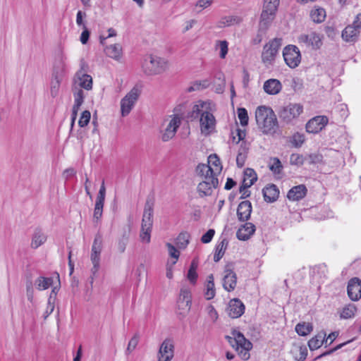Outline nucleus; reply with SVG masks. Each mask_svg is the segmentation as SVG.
I'll return each instance as SVG.
<instances>
[{
    "mask_svg": "<svg viewBox=\"0 0 361 361\" xmlns=\"http://www.w3.org/2000/svg\"><path fill=\"white\" fill-rule=\"evenodd\" d=\"M283 56L286 65L290 68H295L300 63L301 54L298 47H284Z\"/></svg>",
    "mask_w": 361,
    "mask_h": 361,
    "instance_id": "13",
    "label": "nucleus"
},
{
    "mask_svg": "<svg viewBox=\"0 0 361 361\" xmlns=\"http://www.w3.org/2000/svg\"><path fill=\"white\" fill-rule=\"evenodd\" d=\"M347 291L352 300L357 301L361 298V280L356 277L351 279L348 282Z\"/></svg>",
    "mask_w": 361,
    "mask_h": 361,
    "instance_id": "18",
    "label": "nucleus"
},
{
    "mask_svg": "<svg viewBox=\"0 0 361 361\" xmlns=\"http://www.w3.org/2000/svg\"><path fill=\"white\" fill-rule=\"evenodd\" d=\"M275 16L276 13L262 9L259 21V27L261 29H267L274 20Z\"/></svg>",
    "mask_w": 361,
    "mask_h": 361,
    "instance_id": "32",
    "label": "nucleus"
},
{
    "mask_svg": "<svg viewBox=\"0 0 361 361\" xmlns=\"http://www.w3.org/2000/svg\"><path fill=\"white\" fill-rule=\"evenodd\" d=\"M278 51V47H264V50L262 54V59L266 66H269L273 63Z\"/></svg>",
    "mask_w": 361,
    "mask_h": 361,
    "instance_id": "25",
    "label": "nucleus"
},
{
    "mask_svg": "<svg viewBox=\"0 0 361 361\" xmlns=\"http://www.w3.org/2000/svg\"><path fill=\"white\" fill-rule=\"evenodd\" d=\"M228 245V241L226 239H223L216 246V250L214 255V262H219L224 256L225 251Z\"/></svg>",
    "mask_w": 361,
    "mask_h": 361,
    "instance_id": "39",
    "label": "nucleus"
},
{
    "mask_svg": "<svg viewBox=\"0 0 361 361\" xmlns=\"http://www.w3.org/2000/svg\"><path fill=\"white\" fill-rule=\"evenodd\" d=\"M91 118V114L88 110H85L82 112L80 119L78 121V125L80 128H84L89 123Z\"/></svg>",
    "mask_w": 361,
    "mask_h": 361,
    "instance_id": "51",
    "label": "nucleus"
},
{
    "mask_svg": "<svg viewBox=\"0 0 361 361\" xmlns=\"http://www.w3.org/2000/svg\"><path fill=\"white\" fill-rule=\"evenodd\" d=\"M187 278L192 284H195L197 279V271L193 270H188Z\"/></svg>",
    "mask_w": 361,
    "mask_h": 361,
    "instance_id": "62",
    "label": "nucleus"
},
{
    "mask_svg": "<svg viewBox=\"0 0 361 361\" xmlns=\"http://www.w3.org/2000/svg\"><path fill=\"white\" fill-rule=\"evenodd\" d=\"M255 231V226L252 223H246L241 226L237 231V237L239 240H247Z\"/></svg>",
    "mask_w": 361,
    "mask_h": 361,
    "instance_id": "27",
    "label": "nucleus"
},
{
    "mask_svg": "<svg viewBox=\"0 0 361 361\" xmlns=\"http://www.w3.org/2000/svg\"><path fill=\"white\" fill-rule=\"evenodd\" d=\"M290 162L291 164L302 165L303 164V158L298 154H293L290 156Z\"/></svg>",
    "mask_w": 361,
    "mask_h": 361,
    "instance_id": "58",
    "label": "nucleus"
},
{
    "mask_svg": "<svg viewBox=\"0 0 361 361\" xmlns=\"http://www.w3.org/2000/svg\"><path fill=\"white\" fill-rule=\"evenodd\" d=\"M129 235L124 233L122 238L118 242V250L120 252H123L126 250V245L128 242Z\"/></svg>",
    "mask_w": 361,
    "mask_h": 361,
    "instance_id": "53",
    "label": "nucleus"
},
{
    "mask_svg": "<svg viewBox=\"0 0 361 361\" xmlns=\"http://www.w3.org/2000/svg\"><path fill=\"white\" fill-rule=\"evenodd\" d=\"M177 305L179 315L185 317L190 312L192 305V295L188 288H183L180 289Z\"/></svg>",
    "mask_w": 361,
    "mask_h": 361,
    "instance_id": "12",
    "label": "nucleus"
},
{
    "mask_svg": "<svg viewBox=\"0 0 361 361\" xmlns=\"http://www.w3.org/2000/svg\"><path fill=\"white\" fill-rule=\"evenodd\" d=\"M252 212V204L248 200L241 202L237 209L238 219L242 221L248 220Z\"/></svg>",
    "mask_w": 361,
    "mask_h": 361,
    "instance_id": "22",
    "label": "nucleus"
},
{
    "mask_svg": "<svg viewBox=\"0 0 361 361\" xmlns=\"http://www.w3.org/2000/svg\"><path fill=\"white\" fill-rule=\"evenodd\" d=\"M174 356V345L171 340L165 339L159 350L157 361H171Z\"/></svg>",
    "mask_w": 361,
    "mask_h": 361,
    "instance_id": "14",
    "label": "nucleus"
},
{
    "mask_svg": "<svg viewBox=\"0 0 361 361\" xmlns=\"http://www.w3.org/2000/svg\"><path fill=\"white\" fill-rule=\"evenodd\" d=\"M47 240V236L41 231H36L32 236L31 246L32 248H37Z\"/></svg>",
    "mask_w": 361,
    "mask_h": 361,
    "instance_id": "40",
    "label": "nucleus"
},
{
    "mask_svg": "<svg viewBox=\"0 0 361 361\" xmlns=\"http://www.w3.org/2000/svg\"><path fill=\"white\" fill-rule=\"evenodd\" d=\"M295 329L298 335L305 336L312 331L313 326L311 323L301 322L295 326Z\"/></svg>",
    "mask_w": 361,
    "mask_h": 361,
    "instance_id": "38",
    "label": "nucleus"
},
{
    "mask_svg": "<svg viewBox=\"0 0 361 361\" xmlns=\"http://www.w3.org/2000/svg\"><path fill=\"white\" fill-rule=\"evenodd\" d=\"M139 337L137 335H135L129 341L128 347H127V353H130L133 350H134L136 346L138 344Z\"/></svg>",
    "mask_w": 361,
    "mask_h": 361,
    "instance_id": "55",
    "label": "nucleus"
},
{
    "mask_svg": "<svg viewBox=\"0 0 361 361\" xmlns=\"http://www.w3.org/2000/svg\"><path fill=\"white\" fill-rule=\"evenodd\" d=\"M103 247V238L101 233H98L95 235L92 245L90 259L92 264L91 272L94 276L99 271L100 267L101 253Z\"/></svg>",
    "mask_w": 361,
    "mask_h": 361,
    "instance_id": "9",
    "label": "nucleus"
},
{
    "mask_svg": "<svg viewBox=\"0 0 361 361\" xmlns=\"http://www.w3.org/2000/svg\"><path fill=\"white\" fill-rule=\"evenodd\" d=\"M216 294L215 286L214 282V276L210 274L207 278V283L205 285L204 296L207 300H212Z\"/></svg>",
    "mask_w": 361,
    "mask_h": 361,
    "instance_id": "34",
    "label": "nucleus"
},
{
    "mask_svg": "<svg viewBox=\"0 0 361 361\" xmlns=\"http://www.w3.org/2000/svg\"><path fill=\"white\" fill-rule=\"evenodd\" d=\"M54 299H53L52 295H49V298L47 301V305L45 311L43 313V317L46 319L54 311Z\"/></svg>",
    "mask_w": 361,
    "mask_h": 361,
    "instance_id": "52",
    "label": "nucleus"
},
{
    "mask_svg": "<svg viewBox=\"0 0 361 361\" xmlns=\"http://www.w3.org/2000/svg\"><path fill=\"white\" fill-rule=\"evenodd\" d=\"M215 231L214 229H209L208 230L201 238V241L203 243H209L212 241L214 235Z\"/></svg>",
    "mask_w": 361,
    "mask_h": 361,
    "instance_id": "56",
    "label": "nucleus"
},
{
    "mask_svg": "<svg viewBox=\"0 0 361 361\" xmlns=\"http://www.w3.org/2000/svg\"><path fill=\"white\" fill-rule=\"evenodd\" d=\"M152 229V228L141 227L140 238L142 243H150Z\"/></svg>",
    "mask_w": 361,
    "mask_h": 361,
    "instance_id": "49",
    "label": "nucleus"
},
{
    "mask_svg": "<svg viewBox=\"0 0 361 361\" xmlns=\"http://www.w3.org/2000/svg\"><path fill=\"white\" fill-rule=\"evenodd\" d=\"M242 21V18L237 16H228L222 17L218 22L219 27H224L226 26L238 24Z\"/></svg>",
    "mask_w": 361,
    "mask_h": 361,
    "instance_id": "36",
    "label": "nucleus"
},
{
    "mask_svg": "<svg viewBox=\"0 0 361 361\" xmlns=\"http://www.w3.org/2000/svg\"><path fill=\"white\" fill-rule=\"evenodd\" d=\"M105 54L116 61H121L123 59V51L122 47H104Z\"/></svg>",
    "mask_w": 361,
    "mask_h": 361,
    "instance_id": "29",
    "label": "nucleus"
},
{
    "mask_svg": "<svg viewBox=\"0 0 361 361\" xmlns=\"http://www.w3.org/2000/svg\"><path fill=\"white\" fill-rule=\"evenodd\" d=\"M83 29L84 30H83V31L81 33L80 39L81 43L82 44H85L87 42L88 39H89L90 32L88 30V29L87 28L85 25H83Z\"/></svg>",
    "mask_w": 361,
    "mask_h": 361,
    "instance_id": "60",
    "label": "nucleus"
},
{
    "mask_svg": "<svg viewBox=\"0 0 361 361\" xmlns=\"http://www.w3.org/2000/svg\"><path fill=\"white\" fill-rule=\"evenodd\" d=\"M264 199L267 202H273L277 200L279 190L276 185L270 184L267 185L262 190Z\"/></svg>",
    "mask_w": 361,
    "mask_h": 361,
    "instance_id": "26",
    "label": "nucleus"
},
{
    "mask_svg": "<svg viewBox=\"0 0 361 361\" xmlns=\"http://www.w3.org/2000/svg\"><path fill=\"white\" fill-rule=\"evenodd\" d=\"M360 30L353 25L347 26L342 32V37L346 42H354Z\"/></svg>",
    "mask_w": 361,
    "mask_h": 361,
    "instance_id": "33",
    "label": "nucleus"
},
{
    "mask_svg": "<svg viewBox=\"0 0 361 361\" xmlns=\"http://www.w3.org/2000/svg\"><path fill=\"white\" fill-rule=\"evenodd\" d=\"M214 104L210 101H197L188 113V116L192 119L200 120L201 133L208 136L215 131L216 118L211 112L214 108Z\"/></svg>",
    "mask_w": 361,
    "mask_h": 361,
    "instance_id": "1",
    "label": "nucleus"
},
{
    "mask_svg": "<svg viewBox=\"0 0 361 361\" xmlns=\"http://www.w3.org/2000/svg\"><path fill=\"white\" fill-rule=\"evenodd\" d=\"M170 68L169 60L155 54H146L140 61V68L146 76L159 75L168 71Z\"/></svg>",
    "mask_w": 361,
    "mask_h": 361,
    "instance_id": "2",
    "label": "nucleus"
},
{
    "mask_svg": "<svg viewBox=\"0 0 361 361\" xmlns=\"http://www.w3.org/2000/svg\"><path fill=\"white\" fill-rule=\"evenodd\" d=\"M357 310L354 305H348L343 308L341 313V317L343 319H350L354 317Z\"/></svg>",
    "mask_w": 361,
    "mask_h": 361,
    "instance_id": "44",
    "label": "nucleus"
},
{
    "mask_svg": "<svg viewBox=\"0 0 361 361\" xmlns=\"http://www.w3.org/2000/svg\"><path fill=\"white\" fill-rule=\"evenodd\" d=\"M210 85V80L208 79H204L202 80H197L193 82V84L188 87V92H193V91H197L201 90L203 89L207 88Z\"/></svg>",
    "mask_w": 361,
    "mask_h": 361,
    "instance_id": "42",
    "label": "nucleus"
},
{
    "mask_svg": "<svg viewBox=\"0 0 361 361\" xmlns=\"http://www.w3.org/2000/svg\"><path fill=\"white\" fill-rule=\"evenodd\" d=\"M226 338L229 344L238 352L239 356L243 360H247L250 358L249 352L252 348V344L245 338L242 333L234 330L231 332V336H226Z\"/></svg>",
    "mask_w": 361,
    "mask_h": 361,
    "instance_id": "4",
    "label": "nucleus"
},
{
    "mask_svg": "<svg viewBox=\"0 0 361 361\" xmlns=\"http://www.w3.org/2000/svg\"><path fill=\"white\" fill-rule=\"evenodd\" d=\"M180 123L181 119L178 115L172 114L166 117L161 126L162 141L167 142L171 140L175 136Z\"/></svg>",
    "mask_w": 361,
    "mask_h": 361,
    "instance_id": "5",
    "label": "nucleus"
},
{
    "mask_svg": "<svg viewBox=\"0 0 361 361\" xmlns=\"http://www.w3.org/2000/svg\"><path fill=\"white\" fill-rule=\"evenodd\" d=\"M307 188L305 185H299L293 187L288 192L287 197L291 201H298L307 194Z\"/></svg>",
    "mask_w": 361,
    "mask_h": 361,
    "instance_id": "24",
    "label": "nucleus"
},
{
    "mask_svg": "<svg viewBox=\"0 0 361 361\" xmlns=\"http://www.w3.org/2000/svg\"><path fill=\"white\" fill-rule=\"evenodd\" d=\"M53 285L52 277L39 276L35 281V286L38 290H44Z\"/></svg>",
    "mask_w": 361,
    "mask_h": 361,
    "instance_id": "35",
    "label": "nucleus"
},
{
    "mask_svg": "<svg viewBox=\"0 0 361 361\" xmlns=\"http://www.w3.org/2000/svg\"><path fill=\"white\" fill-rule=\"evenodd\" d=\"M106 188L103 181L97 194L94 209L93 220L95 222H97L102 216Z\"/></svg>",
    "mask_w": 361,
    "mask_h": 361,
    "instance_id": "16",
    "label": "nucleus"
},
{
    "mask_svg": "<svg viewBox=\"0 0 361 361\" xmlns=\"http://www.w3.org/2000/svg\"><path fill=\"white\" fill-rule=\"evenodd\" d=\"M153 226V205L147 201L145 205L141 227L152 228Z\"/></svg>",
    "mask_w": 361,
    "mask_h": 361,
    "instance_id": "21",
    "label": "nucleus"
},
{
    "mask_svg": "<svg viewBox=\"0 0 361 361\" xmlns=\"http://www.w3.org/2000/svg\"><path fill=\"white\" fill-rule=\"evenodd\" d=\"M166 246L168 248L169 256L173 259L171 262L172 265H175L179 258L180 252L176 248V247L170 243H167Z\"/></svg>",
    "mask_w": 361,
    "mask_h": 361,
    "instance_id": "43",
    "label": "nucleus"
},
{
    "mask_svg": "<svg viewBox=\"0 0 361 361\" xmlns=\"http://www.w3.org/2000/svg\"><path fill=\"white\" fill-rule=\"evenodd\" d=\"M199 175L202 178V180L198 184L197 188L199 195L201 197L211 195L214 190L219 185L218 178L207 174Z\"/></svg>",
    "mask_w": 361,
    "mask_h": 361,
    "instance_id": "11",
    "label": "nucleus"
},
{
    "mask_svg": "<svg viewBox=\"0 0 361 361\" xmlns=\"http://www.w3.org/2000/svg\"><path fill=\"white\" fill-rule=\"evenodd\" d=\"M237 111L241 126H246L248 124L249 119L247 110L245 108H238Z\"/></svg>",
    "mask_w": 361,
    "mask_h": 361,
    "instance_id": "50",
    "label": "nucleus"
},
{
    "mask_svg": "<svg viewBox=\"0 0 361 361\" xmlns=\"http://www.w3.org/2000/svg\"><path fill=\"white\" fill-rule=\"evenodd\" d=\"M227 312L230 317L238 318L244 313L245 305L239 299H232L228 303Z\"/></svg>",
    "mask_w": 361,
    "mask_h": 361,
    "instance_id": "19",
    "label": "nucleus"
},
{
    "mask_svg": "<svg viewBox=\"0 0 361 361\" xmlns=\"http://www.w3.org/2000/svg\"><path fill=\"white\" fill-rule=\"evenodd\" d=\"M263 30L260 28L257 36L254 38L253 42L255 44H260L262 42V39L265 35V32Z\"/></svg>",
    "mask_w": 361,
    "mask_h": 361,
    "instance_id": "64",
    "label": "nucleus"
},
{
    "mask_svg": "<svg viewBox=\"0 0 361 361\" xmlns=\"http://www.w3.org/2000/svg\"><path fill=\"white\" fill-rule=\"evenodd\" d=\"M26 296H27V300L30 302H33V301H34V288L32 287V283L31 281L27 282Z\"/></svg>",
    "mask_w": 361,
    "mask_h": 361,
    "instance_id": "54",
    "label": "nucleus"
},
{
    "mask_svg": "<svg viewBox=\"0 0 361 361\" xmlns=\"http://www.w3.org/2000/svg\"><path fill=\"white\" fill-rule=\"evenodd\" d=\"M255 119L259 128L264 134L275 133L278 127L276 116L271 108L259 106L255 111Z\"/></svg>",
    "mask_w": 361,
    "mask_h": 361,
    "instance_id": "3",
    "label": "nucleus"
},
{
    "mask_svg": "<svg viewBox=\"0 0 361 361\" xmlns=\"http://www.w3.org/2000/svg\"><path fill=\"white\" fill-rule=\"evenodd\" d=\"M279 5V0H264L263 9L276 13Z\"/></svg>",
    "mask_w": 361,
    "mask_h": 361,
    "instance_id": "45",
    "label": "nucleus"
},
{
    "mask_svg": "<svg viewBox=\"0 0 361 361\" xmlns=\"http://www.w3.org/2000/svg\"><path fill=\"white\" fill-rule=\"evenodd\" d=\"M322 42V36L315 32H311L309 34H302L298 37V42L307 44V45H318Z\"/></svg>",
    "mask_w": 361,
    "mask_h": 361,
    "instance_id": "23",
    "label": "nucleus"
},
{
    "mask_svg": "<svg viewBox=\"0 0 361 361\" xmlns=\"http://www.w3.org/2000/svg\"><path fill=\"white\" fill-rule=\"evenodd\" d=\"M257 176L255 171L252 169H247L244 172V178L243 180V190L252 186L257 180Z\"/></svg>",
    "mask_w": 361,
    "mask_h": 361,
    "instance_id": "31",
    "label": "nucleus"
},
{
    "mask_svg": "<svg viewBox=\"0 0 361 361\" xmlns=\"http://www.w3.org/2000/svg\"><path fill=\"white\" fill-rule=\"evenodd\" d=\"M222 171V165L216 154H211L208 157V163L200 164L197 166V174H207L217 177Z\"/></svg>",
    "mask_w": 361,
    "mask_h": 361,
    "instance_id": "7",
    "label": "nucleus"
},
{
    "mask_svg": "<svg viewBox=\"0 0 361 361\" xmlns=\"http://www.w3.org/2000/svg\"><path fill=\"white\" fill-rule=\"evenodd\" d=\"M236 284V274L231 268L230 265H226L223 272L222 285L224 288L226 290L231 292L235 288Z\"/></svg>",
    "mask_w": 361,
    "mask_h": 361,
    "instance_id": "15",
    "label": "nucleus"
},
{
    "mask_svg": "<svg viewBox=\"0 0 361 361\" xmlns=\"http://www.w3.org/2000/svg\"><path fill=\"white\" fill-rule=\"evenodd\" d=\"M142 92L140 85H135L121 100V113L122 116H128L135 105Z\"/></svg>",
    "mask_w": 361,
    "mask_h": 361,
    "instance_id": "6",
    "label": "nucleus"
},
{
    "mask_svg": "<svg viewBox=\"0 0 361 361\" xmlns=\"http://www.w3.org/2000/svg\"><path fill=\"white\" fill-rule=\"evenodd\" d=\"M247 158V154H244L242 153H238L236 157V164L238 167H243L245 164V160Z\"/></svg>",
    "mask_w": 361,
    "mask_h": 361,
    "instance_id": "61",
    "label": "nucleus"
},
{
    "mask_svg": "<svg viewBox=\"0 0 361 361\" xmlns=\"http://www.w3.org/2000/svg\"><path fill=\"white\" fill-rule=\"evenodd\" d=\"M338 336V333L337 331H334L331 332L326 338L325 337L324 343L326 345H331Z\"/></svg>",
    "mask_w": 361,
    "mask_h": 361,
    "instance_id": "63",
    "label": "nucleus"
},
{
    "mask_svg": "<svg viewBox=\"0 0 361 361\" xmlns=\"http://www.w3.org/2000/svg\"><path fill=\"white\" fill-rule=\"evenodd\" d=\"M326 337V333L321 331L308 341V347L313 351L319 348L324 343Z\"/></svg>",
    "mask_w": 361,
    "mask_h": 361,
    "instance_id": "30",
    "label": "nucleus"
},
{
    "mask_svg": "<svg viewBox=\"0 0 361 361\" xmlns=\"http://www.w3.org/2000/svg\"><path fill=\"white\" fill-rule=\"evenodd\" d=\"M263 89L269 95H276L282 90V84L277 79H269L264 82Z\"/></svg>",
    "mask_w": 361,
    "mask_h": 361,
    "instance_id": "20",
    "label": "nucleus"
},
{
    "mask_svg": "<svg viewBox=\"0 0 361 361\" xmlns=\"http://www.w3.org/2000/svg\"><path fill=\"white\" fill-rule=\"evenodd\" d=\"M73 94L74 97V104L81 105L84 102V91L80 88H73Z\"/></svg>",
    "mask_w": 361,
    "mask_h": 361,
    "instance_id": "48",
    "label": "nucleus"
},
{
    "mask_svg": "<svg viewBox=\"0 0 361 361\" xmlns=\"http://www.w3.org/2000/svg\"><path fill=\"white\" fill-rule=\"evenodd\" d=\"M303 112V106L298 103H290L284 106L279 111V118L286 123L296 120Z\"/></svg>",
    "mask_w": 361,
    "mask_h": 361,
    "instance_id": "10",
    "label": "nucleus"
},
{
    "mask_svg": "<svg viewBox=\"0 0 361 361\" xmlns=\"http://www.w3.org/2000/svg\"><path fill=\"white\" fill-rule=\"evenodd\" d=\"M328 123V118L324 116H315L306 124V131L309 133L320 132Z\"/></svg>",
    "mask_w": 361,
    "mask_h": 361,
    "instance_id": "17",
    "label": "nucleus"
},
{
    "mask_svg": "<svg viewBox=\"0 0 361 361\" xmlns=\"http://www.w3.org/2000/svg\"><path fill=\"white\" fill-rule=\"evenodd\" d=\"M190 235L187 232L180 233L176 238L175 243L179 249H185L189 243Z\"/></svg>",
    "mask_w": 361,
    "mask_h": 361,
    "instance_id": "41",
    "label": "nucleus"
},
{
    "mask_svg": "<svg viewBox=\"0 0 361 361\" xmlns=\"http://www.w3.org/2000/svg\"><path fill=\"white\" fill-rule=\"evenodd\" d=\"M207 313L211 320H212L213 322L217 320L219 315L213 305H209L207 307Z\"/></svg>",
    "mask_w": 361,
    "mask_h": 361,
    "instance_id": "59",
    "label": "nucleus"
},
{
    "mask_svg": "<svg viewBox=\"0 0 361 361\" xmlns=\"http://www.w3.org/2000/svg\"><path fill=\"white\" fill-rule=\"evenodd\" d=\"M305 141V136L300 133H295L290 139V142L295 147H300Z\"/></svg>",
    "mask_w": 361,
    "mask_h": 361,
    "instance_id": "47",
    "label": "nucleus"
},
{
    "mask_svg": "<svg viewBox=\"0 0 361 361\" xmlns=\"http://www.w3.org/2000/svg\"><path fill=\"white\" fill-rule=\"evenodd\" d=\"M81 105L74 104L72 108V114H71V129L73 128L75 125V120L78 116V112L80 108Z\"/></svg>",
    "mask_w": 361,
    "mask_h": 361,
    "instance_id": "57",
    "label": "nucleus"
},
{
    "mask_svg": "<svg viewBox=\"0 0 361 361\" xmlns=\"http://www.w3.org/2000/svg\"><path fill=\"white\" fill-rule=\"evenodd\" d=\"M85 68H87L85 62L82 60L80 61V69L78 70L73 77V87L84 89L85 90H91L92 89V78L91 75L86 73Z\"/></svg>",
    "mask_w": 361,
    "mask_h": 361,
    "instance_id": "8",
    "label": "nucleus"
},
{
    "mask_svg": "<svg viewBox=\"0 0 361 361\" xmlns=\"http://www.w3.org/2000/svg\"><path fill=\"white\" fill-rule=\"evenodd\" d=\"M311 19L317 23H320L325 20L326 11L323 8L315 7L310 12Z\"/></svg>",
    "mask_w": 361,
    "mask_h": 361,
    "instance_id": "37",
    "label": "nucleus"
},
{
    "mask_svg": "<svg viewBox=\"0 0 361 361\" xmlns=\"http://www.w3.org/2000/svg\"><path fill=\"white\" fill-rule=\"evenodd\" d=\"M283 169V166L281 164L279 159L274 157L271 159V162L269 164V169L274 174H280Z\"/></svg>",
    "mask_w": 361,
    "mask_h": 361,
    "instance_id": "46",
    "label": "nucleus"
},
{
    "mask_svg": "<svg viewBox=\"0 0 361 361\" xmlns=\"http://www.w3.org/2000/svg\"><path fill=\"white\" fill-rule=\"evenodd\" d=\"M61 80H62L61 73L54 71L53 75H52L51 84H50V92H51V95L53 97H56L59 94Z\"/></svg>",
    "mask_w": 361,
    "mask_h": 361,
    "instance_id": "28",
    "label": "nucleus"
}]
</instances>
